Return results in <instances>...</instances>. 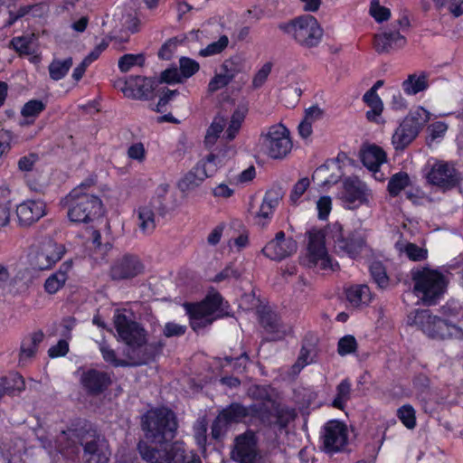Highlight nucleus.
<instances>
[{"label": "nucleus", "mask_w": 463, "mask_h": 463, "mask_svg": "<svg viewBox=\"0 0 463 463\" xmlns=\"http://www.w3.org/2000/svg\"><path fill=\"white\" fill-rule=\"evenodd\" d=\"M16 214L21 225L29 226L46 214L45 203L40 200L24 201L17 206Z\"/></svg>", "instance_id": "nucleus-20"}, {"label": "nucleus", "mask_w": 463, "mask_h": 463, "mask_svg": "<svg viewBox=\"0 0 463 463\" xmlns=\"http://www.w3.org/2000/svg\"><path fill=\"white\" fill-rule=\"evenodd\" d=\"M290 36L301 46L312 48L322 40V31H287Z\"/></svg>", "instance_id": "nucleus-35"}, {"label": "nucleus", "mask_w": 463, "mask_h": 463, "mask_svg": "<svg viewBox=\"0 0 463 463\" xmlns=\"http://www.w3.org/2000/svg\"><path fill=\"white\" fill-rule=\"evenodd\" d=\"M90 184L92 182L80 184L64 198V205L67 207V215L71 222L89 223L101 216V200L97 195L84 191Z\"/></svg>", "instance_id": "nucleus-3"}, {"label": "nucleus", "mask_w": 463, "mask_h": 463, "mask_svg": "<svg viewBox=\"0 0 463 463\" xmlns=\"http://www.w3.org/2000/svg\"><path fill=\"white\" fill-rule=\"evenodd\" d=\"M39 439L42 446L52 457H55L58 453L70 457L78 452L80 432L76 430H63L59 434L54 443L47 438H40Z\"/></svg>", "instance_id": "nucleus-13"}, {"label": "nucleus", "mask_w": 463, "mask_h": 463, "mask_svg": "<svg viewBox=\"0 0 463 463\" xmlns=\"http://www.w3.org/2000/svg\"><path fill=\"white\" fill-rule=\"evenodd\" d=\"M329 237L337 252L352 259L358 258L368 248L367 233L363 229L345 233L342 225L335 222L329 229Z\"/></svg>", "instance_id": "nucleus-7"}, {"label": "nucleus", "mask_w": 463, "mask_h": 463, "mask_svg": "<svg viewBox=\"0 0 463 463\" xmlns=\"http://www.w3.org/2000/svg\"><path fill=\"white\" fill-rule=\"evenodd\" d=\"M155 81L146 77L136 76L126 80H119L116 83L123 94L128 98L148 99L153 92Z\"/></svg>", "instance_id": "nucleus-14"}, {"label": "nucleus", "mask_w": 463, "mask_h": 463, "mask_svg": "<svg viewBox=\"0 0 463 463\" xmlns=\"http://www.w3.org/2000/svg\"><path fill=\"white\" fill-rule=\"evenodd\" d=\"M80 383L87 392L97 395L111 385L112 374L101 370L90 369L81 374Z\"/></svg>", "instance_id": "nucleus-19"}, {"label": "nucleus", "mask_w": 463, "mask_h": 463, "mask_svg": "<svg viewBox=\"0 0 463 463\" xmlns=\"http://www.w3.org/2000/svg\"><path fill=\"white\" fill-rule=\"evenodd\" d=\"M352 384L349 379L342 380L336 386L335 397L332 402V406L343 410L347 402L351 399Z\"/></svg>", "instance_id": "nucleus-38"}, {"label": "nucleus", "mask_w": 463, "mask_h": 463, "mask_svg": "<svg viewBox=\"0 0 463 463\" xmlns=\"http://www.w3.org/2000/svg\"><path fill=\"white\" fill-rule=\"evenodd\" d=\"M72 269V261L66 260L59 268V269L52 273L43 285L44 290L50 295L56 294L64 286L69 279V273Z\"/></svg>", "instance_id": "nucleus-25"}, {"label": "nucleus", "mask_w": 463, "mask_h": 463, "mask_svg": "<svg viewBox=\"0 0 463 463\" xmlns=\"http://www.w3.org/2000/svg\"><path fill=\"white\" fill-rule=\"evenodd\" d=\"M232 80L221 71L217 73L208 84V91L215 92L225 86H227Z\"/></svg>", "instance_id": "nucleus-59"}, {"label": "nucleus", "mask_w": 463, "mask_h": 463, "mask_svg": "<svg viewBox=\"0 0 463 463\" xmlns=\"http://www.w3.org/2000/svg\"><path fill=\"white\" fill-rule=\"evenodd\" d=\"M229 40L226 35H222L218 41L213 42L207 45L204 49L200 51V55L206 57L215 55L222 52L228 45Z\"/></svg>", "instance_id": "nucleus-48"}, {"label": "nucleus", "mask_w": 463, "mask_h": 463, "mask_svg": "<svg viewBox=\"0 0 463 463\" xmlns=\"http://www.w3.org/2000/svg\"><path fill=\"white\" fill-rule=\"evenodd\" d=\"M178 41L170 39L159 50L158 56L163 60H169L176 50Z\"/></svg>", "instance_id": "nucleus-63"}, {"label": "nucleus", "mask_w": 463, "mask_h": 463, "mask_svg": "<svg viewBox=\"0 0 463 463\" xmlns=\"http://www.w3.org/2000/svg\"><path fill=\"white\" fill-rule=\"evenodd\" d=\"M204 180V173L196 170L194 166L179 180L177 186L182 193L188 194L199 187Z\"/></svg>", "instance_id": "nucleus-33"}, {"label": "nucleus", "mask_w": 463, "mask_h": 463, "mask_svg": "<svg viewBox=\"0 0 463 463\" xmlns=\"http://www.w3.org/2000/svg\"><path fill=\"white\" fill-rule=\"evenodd\" d=\"M406 37L400 31H378L373 35V47L377 52H388L406 44Z\"/></svg>", "instance_id": "nucleus-23"}, {"label": "nucleus", "mask_w": 463, "mask_h": 463, "mask_svg": "<svg viewBox=\"0 0 463 463\" xmlns=\"http://www.w3.org/2000/svg\"><path fill=\"white\" fill-rule=\"evenodd\" d=\"M223 300L219 293L209 294L203 301L196 304H184L190 316V324L194 331L210 326L223 311Z\"/></svg>", "instance_id": "nucleus-6"}, {"label": "nucleus", "mask_w": 463, "mask_h": 463, "mask_svg": "<svg viewBox=\"0 0 463 463\" xmlns=\"http://www.w3.org/2000/svg\"><path fill=\"white\" fill-rule=\"evenodd\" d=\"M418 134L415 127H411L402 120L392 135V143L396 150H403Z\"/></svg>", "instance_id": "nucleus-26"}, {"label": "nucleus", "mask_w": 463, "mask_h": 463, "mask_svg": "<svg viewBox=\"0 0 463 463\" xmlns=\"http://www.w3.org/2000/svg\"><path fill=\"white\" fill-rule=\"evenodd\" d=\"M310 185V181L307 177L299 179L293 186L290 193L289 199L292 203H297L299 198L305 194Z\"/></svg>", "instance_id": "nucleus-55"}, {"label": "nucleus", "mask_w": 463, "mask_h": 463, "mask_svg": "<svg viewBox=\"0 0 463 463\" xmlns=\"http://www.w3.org/2000/svg\"><path fill=\"white\" fill-rule=\"evenodd\" d=\"M346 299L354 307L366 306L371 302L372 294L366 285H354L345 290Z\"/></svg>", "instance_id": "nucleus-28"}, {"label": "nucleus", "mask_w": 463, "mask_h": 463, "mask_svg": "<svg viewBox=\"0 0 463 463\" xmlns=\"http://www.w3.org/2000/svg\"><path fill=\"white\" fill-rule=\"evenodd\" d=\"M361 157L364 165L374 173L386 160L385 152L377 146H369L364 149Z\"/></svg>", "instance_id": "nucleus-29"}, {"label": "nucleus", "mask_w": 463, "mask_h": 463, "mask_svg": "<svg viewBox=\"0 0 463 463\" xmlns=\"http://www.w3.org/2000/svg\"><path fill=\"white\" fill-rule=\"evenodd\" d=\"M37 156L34 154H30L24 156H22L18 160V169L22 172H30L33 169L35 163L37 162Z\"/></svg>", "instance_id": "nucleus-64"}, {"label": "nucleus", "mask_w": 463, "mask_h": 463, "mask_svg": "<svg viewBox=\"0 0 463 463\" xmlns=\"http://www.w3.org/2000/svg\"><path fill=\"white\" fill-rule=\"evenodd\" d=\"M179 63L181 75L184 78H190L199 70V63L190 58L182 57Z\"/></svg>", "instance_id": "nucleus-54"}, {"label": "nucleus", "mask_w": 463, "mask_h": 463, "mask_svg": "<svg viewBox=\"0 0 463 463\" xmlns=\"http://www.w3.org/2000/svg\"><path fill=\"white\" fill-rule=\"evenodd\" d=\"M304 261L307 266L317 270H334V264L326 248L325 235L322 232H309L307 253Z\"/></svg>", "instance_id": "nucleus-10"}, {"label": "nucleus", "mask_w": 463, "mask_h": 463, "mask_svg": "<svg viewBox=\"0 0 463 463\" xmlns=\"http://www.w3.org/2000/svg\"><path fill=\"white\" fill-rule=\"evenodd\" d=\"M317 209L318 212V218L320 220H326L331 209L332 200L329 196H322L317 202Z\"/></svg>", "instance_id": "nucleus-60"}, {"label": "nucleus", "mask_w": 463, "mask_h": 463, "mask_svg": "<svg viewBox=\"0 0 463 463\" xmlns=\"http://www.w3.org/2000/svg\"><path fill=\"white\" fill-rule=\"evenodd\" d=\"M221 71L232 80L239 73L245 71V60L241 56H233L223 61Z\"/></svg>", "instance_id": "nucleus-39"}, {"label": "nucleus", "mask_w": 463, "mask_h": 463, "mask_svg": "<svg viewBox=\"0 0 463 463\" xmlns=\"http://www.w3.org/2000/svg\"><path fill=\"white\" fill-rule=\"evenodd\" d=\"M225 126L226 119L223 117H215L207 130L205 136V143L207 145H213L219 135L222 132Z\"/></svg>", "instance_id": "nucleus-45"}, {"label": "nucleus", "mask_w": 463, "mask_h": 463, "mask_svg": "<svg viewBox=\"0 0 463 463\" xmlns=\"http://www.w3.org/2000/svg\"><path fill=\"white\" fill-rule=\"evenodd\" d=\"M259 144L263 154L273 159L284 158L292 149L288 129L282 124H276L262 132Z\"/></svg>", "instance_id": "nucleus-8"}, {"label": "nucleus", "mask_w": 463, "mask_h": 463, "mask_svg": "<svg viewBox=\"0 0 463 463\" xmlns=\"http://www.w3.org/2000/svg\"><path fill=\"white\" fill-rule=\"evenodd\" d=\"M231 458L237 463H259L260 455L254 432L247 431L235 438Z\"/></svg>", "instance_id": "nucleus-12"}, {"label": "nucleus", "mask_w": 463, "mask_h": 463, "mask_svg": "<svg viewBox=\"0 0 463 463\" xmlns=\"http://www.w3.org/2000/svg\"><path fill=\"white\" fill-rule=\"evenodd\" d=\"M72 66V58L69 57L63 61L54 59L48 67L49 74L52 80H60L63 79L71 67Z\"/></svg>", "instance_id": "nucleus-41"}, {"label": "nucleus", "mask_w": 463, "mask_h": 463, "mask_svg": "<svg viewBox=\"0 0 463 463\" xmlns=\"http://www.w3.org/2000/svg\"><path fill=\"white\" fill-rule=\"evenodd\" d=\"M429 87L428 75L425 72L410 74L402 83L406 95L413 96L426 90Z\"/></svg>", "instance_id": "nucleus-30"}, {"label": "nucleus", "mask_w": 463, "mask_h": 463, "mask_svg": "<svg viewBox=\"0 0 463 463\" xmlns=\"http://www.w3.org/2000/svg\"><path fill=\"white\" fill-rule=\"evenodd\" d=\"M260 323L268 333L273 334V339H280L287 334L279 317L272 311H265L260 316Z\"/></svg>", "instance_id": "nucleus-27"}, {"label": "nucleus", "mask_w": 463, "mask_h": 463, "mask_svg": "<svg viewBox=\"0 0 463 463\" xmlns=\"http://www.w3.org/2000/svg\"><path fill=\"white\" fill-rule=\"evenodd\" d=\"M398 417L408 429H413L416 426L415 411L412 406H402L398 410Z\"/></svg>", "instance_id": "nucleus-50"}, {"label": "nucleus", "mask_w": 463, "mask_h": 463, "mask_svg": "<svg viewBox=\"0 0 463 463\" xmlns=\"http://www.w3.org/2000/svg\"><path fill=\"white\" fill-rule=\"evenodd\" d=\"M364 102L370 108L366 112V118L371 122L380 123L383 110V103L378 94L366 91L363 96Z\"/></svg>", "instance_id": "nucleus-32"}, {"label": "nucleus", "mask_w": 463, "mask_h": 463, "mask_svg": "<svg viewBox=\"0 0 463 463\" xmlns=\"http://www.w3.org/2000/svg\"><path fill=\"white\" fill-rule=\"evenodd\" d=\"M425 177L429 184L441 192L458 187L462 181V175L455 165L443 160H435L429 164Z\"/></svg>", "instance_id": "nucleus-9"}, {"label": "nucleus", "mask_w": 463, "mask_h": 463, "mask_svg": "<svg viewBox=\"0 0 463 463\" xmlns=\"http://www.w3.org/2000/svg\"><path fill=\"white\" fill-rule=\"evenodd\" d=\"M114 324L119 337L128 345V356L132 363L118 359L115 351L106 342L99 344V351L105 362L115 367L130 364L140 365L154 359L161 351L163 344H146V332L138 323L125 313L118 312L114 316Z\"/></svg>", "instance_id": "nucleus-2"}, {"label": "nucleus", "mask_w": 463, "mask_h": 463, "mask_svg": "<svg viewBox=\"0 0 463 463\" xmlns=\"http://www.w3.org/2000/svg\"><path fill=\"white\" fill-rule=\"evenodd\" d=\"M43 337V332L36 331L25 335L22 339L18 354V364L20 366H25L33 362Z\"/></svg>", "instance_id": "nucleus-22"}, {"label": "nucleus", "mask_w": 463, "mask_h": 463, "mask_svg": "<svg viewBox=\"0 0 463 463\" xmlns=\"http://www.w3.org/2000/svg\"><path fill=\"white\" fill-rule=\"evenodd\" d=\"M298 244L290 237H286L284 232H277L274 239L269 241L262 249V253L272 260H281L297 251Z\"/></svg>", "instance_id": "nucleus-15"}, {"label": "nucleus", "mask_w": 463, "mask_h": 463, "mask_svg": "<svg viewBox=\"0 0 463 463\" xmlns=\"http://www.w3.org/2000/svg\"><path fill=\"white\" fill-rule=\"evenodd\" d=\"M45 109V104L42 100L32 99L26 102L22 110L21 114L24 118V120L21 125H30L33 123L34 119Z\"/></svg>", "instance_id": "nucleus-37"}, {"label": "nucleus", "mask_w": 463, "mask_h": 463, "mask_svg": "<svg viewBox=\"0 0 463 463\" xmlns=\"http://www.w3.org/2000/svg\"><path fill=\"white\" fill-rule=\"evenodd\" d=\"M144 265L137 256L124 255L110 268V276L115 280L131 279L144 271Z\"/></svg>", "instance_id": "nucleus-16"}, {"label": "nucleus", "mask_w": 463, "mask_h": 463, "mask_svg": "<svg viewBox=\"0 0 463 463\" xmlns=\"http://www.w3.org/2000/svg\"><path fill=\"white\" fill-rule=\"evenodd\" d=\"M343 198L352 204H365L372 198V191L359 178L349 177L344 182Z\"/></svg>", "instance_id": "nucleus-18"}, {"label": "nucleus", "mask_w": 463, "mask_h": 463, "mask_svg": "<svg viewBox=\"0 0 463 463\" xmlns=\"http://www.w3.org/2000/svg\"><path fill=\"white\" fill-rule=\"evenodd\" d=\"M414 294L426 305L435 304L444 294L448 279L437 269L421 267L411 270Z\"/></svg>", "instance_id": "nucleus-4"}, {"label": "nucleus", "mask_w": 463, "mask_h": 463, "mask_svg": "<svg viewBox=\"0 0 463 463\" xmlns=\"http://www.w3.org/2000/svg\"><path fill=\"white\" fill-rule=\"evenodd\" d=\"M220 415L222 416L223 420H225L230 425L232 423L241 421L246 418L249 415V409L241 404L232 403L226 409L222 410L220 412Z\"/></svg>", "instance_id": "nucleus-40"}, {"label": "nucleus", "mask_w": 463, "mask_h": 463, "mask_svg": "<svg viewBox=\"0 0 463 463\" xmlns=\"http://www.w3.org/2000/svg\"><path fill=\"white\" fill-rule=\"evenodd\" d=\"M137 226L144 234H150L156 229L155 207L151 203L137 209Z\"/></svg>", "instance_id": "nucleus-31"}, {"label": "nucleus", "mask_w": 463, "mask_h": 463, "mask_svg": "<svg viewBox=\"0 0 463 463\" xmlns=\"http://www.w3.org/2000/svg\"><path fill=\"white\" fill-rule=\"evenodd\" d=\"M370 14L375 20L379 22L387 20L391 15L390 10L384 6H382L379 3V0L372 1Z\"/></svg>", "instance_id": "nucleus-58"}, {"label": "nucleus", "mask_w": 463, "mask_h": 463, "mask_svg": "<svg viewBox=\"0 0 463 463\" xmlns=\"http://www.w3.org/2000/svg\"><path fill=\"white\" fill-rule=\"evenodd\" d=\"M411 185V178L405 172H398L392 175L388 182L387 191L392 197L398 196L402 191Z\"/></svg>", "instance_id": "nucleus-36"}, {"label": "nucleus", "mask_w": 463, "mask_h": 463, "mask_svg": "<svg viewBox=\"0 0 463 463\" xmlns=\"http://www.w3.org/2000/svg\"><path fill=\"white\" fill-rule=\"evenodd\" d=\"M272 69L271 62H266L254 75L252 80V86L254 89L260 88L267 80Z\"/></svg>", "instance_id": "nucleus-56"}, {"label": "nucleus", "mask_w": 463, "mask_h": 463, "mask_svg": "<svg viewBox=\"0 0 463 463\" xmlns=\"http://www.w3.org/2000/svg\"><path fill=\"white\" fill-rule=\"evenodd\" d=\"M177 422L174 412L167 408L148 411L142 418L146 438L155 445L140 441L137 445L141 458L148 463H202L195 453L188 452L183 442L168 444L175 434Z\"/></svg>", "instance_id": "nucleus-1"}, {"label": "nucleus", "mask_w": 463, "mask_h": 463, "mask_svg": "<svg viewBox=\"0 0 463 463\" xmlns=\"http://www.w3.org/2000/svg\"><path fill=\"white\" fill-rule=\"evenodd\" d=\"M14 48L22 54H30L35 51L36 38L33 33L21 37H14L12 42Z\"/></svg>", "instance_id": "nucleus-42"}, {"label": "nucleus", "mask_w": 463, "mask_h": 463, "mask_svg": "<svg viewBox=\"0 0 463 463\" xmlns=\"http://www.w3.org/2000/svg\"><path fill=\"white\" fill-rule=\"evenodd\" d=\"M291 29H316L319 25L317 21L312 15L307 14L292 20L289 24Z\"/></svg>", "instance_id": "nucleus-52"}, {"label": "nucleus", "mask_w": 463, "mask_h": 463, "mask_svg": "<svg viewBox=\"0 0 463 463\" xmlns=\"http://www.w3.org/2000/svg\"><path fill=\"white\" fill-rule=\"evenodd\" d=\"M403 251L412 261H421L428 258V250L414 243H407L404 246Z\"/></svg>", "instance_id": "nucleus-49"}, {"label": "nucleus", "mask_w": 463, "mask_h": 463, "mask_svg": "<svg viewBox=\"0 0 463 463\" xmlns=\"http://www.w3.org/2000/svg\"><path fill=\"white\" fill-rule=\"evenodd\" d=\"M127 155L129 159L143 163L146 158V150L143 143L137 142L129 146Z\"/></svg>", "instance_id": "nucleus-51"}, {"label": "nucleus", "mask_w": 463, "mask_h": 463, "mask_svg": "<svg viewBox=\"0 0 463 463\" xmlns=\"http://www.w3.org/2000/svg\"><path fill=\"white\" fill-rule=\"evenodd\" d=\"M321 439L326 452L332 454L343 450L348 442L347 426L336 420H329L323 427Z\"/></svg>", "instance_id": "nucleus-11"}, {"label": "nucleus", "mask_w": 463, "mask_h": 463, "mask_svg": "<svg viewBox=\"0 0 463 463\" xmlns=\"http://www.w3.org/2000/svg\"><path fill=\"white\" fill-rule=\"evenodd\" d=\"M108 46L109 40L102 39L101 42L98 43L83 60H85L90 65L93 61L99 59L100 54L107 49Z\"/></svg>", "instance_id": "nucleus-62"}, {"label": "nucleus", "mask_w": 463, "mask_h": 463, "mask_svg": "<svg viewBox=\"0 0 463 463\" xmlns=\"http://www.w3.org/2000/svg\"><path fill=\"white\" fill-rule=\"evenodd\" d=\"M437 8L447 6L448 11L454 16L463 14V0H432Z\"/></svg>", "instance_id": "nucleus-47"}, {"label": "nucleus", "mask_w": 463, "mask_h": 463, "mask_svg": "<svg viewBox=\"0 0 463 463\" xmlns=\"http://www.w3.org/2000/svg\"><path fill=\"white\" fill-rule=\"evenodd\" d=\"M64 253L65 248L62 244L52 241H45L34 255L33 264L39 270L49 269L61 260Z\"/></svg>", "instance_id": "nucleus-17"}, {"label": "nucleus", "mask_w": 463, "mask_h": 463, "mask_svg": "<svg viewBox=\"0 0 463 463\" xmlns=\"http://www.w3.org/2000/svg\"><path fill=\"white\" fill-rule=\"evenodd\" d=\"M144 63L145 55L143 53H128L119 58L118 65L121 72H128L134 66H143Z\"/></svg>", "instance_id": "nucleus-44"}, {"label": "nucleus", "mask_w": 463, "mask_h": 463, "mask_svg": "<svg viewBox=\"0 0 463 463\" xmlns=\"http://www.w3.org/2000/svg\"><path fill=\"white\" fill-rule=\"evenodd\" d=\"M225 163L224 152L218 154H210L204 159L196 164V170L204 173L205 179L213 175L218 168Z\"/></svg>", "instance_id": "nucleus-34"}, {"label": "nucleus", "mask_w": 463, "mask_h": 463, "mask_svg": "<svg viewBox=\"0 0 463 463\" xmlns=\"http://www.w3.org/2000/svg\"><path fill=\"white\" fill-rule=\"evenodd\" d=\"M228 426L227 421L219 414L212 425V437L215 439L222 438L225 434Z\"/></svg>", "instance_id": "nucleus-61"}, {"label": "nucleus", "mask_w": 463, "mask_h": 463, "mask_svg": "<svg viewBox=\"0 0 463 463\" xmlns=\"http://www.w3.org/2000/svg\"><path fill=\"white\" fill-rule=\"evenodd\" d=\"M281 198V194L278 190H269L265 194L262 203L255 217L258 225L264 227L268 224Z\"/></svg>", "instance_id": "nucleus-24"}, {"label": "nucleus", "mask_w": 463, "mask_h": 463, "mask_svg": "<svg viewBox=\"0 0 463 463\" xmlns=\"http://www.w3.org/2000/svg\"><path fill=\"white\" fill-rule=\"evenodd\" d=\"M430 120V112L422 107L411 111L403 119L405 123L415 127L420 132V128Z\"/></svg>", "instance_id": "nucleus-43"}, {"label": "nucleus", "mask_w": 463, "mask_h": 463, "mask_svg": "<svg viewBox=\"0 0 463 463\" xmlns=\"http://www.w3.org/2000/svg\"><path fill=\"white\" fill-rule=\"evenodd\" d=\"M5 382L8 386V392L12 393L14 392H21L25 388L24 380L22 375L18 373L11 374L8 377H5Z\"/></svg>", "instance_id": "nucleus-57"}, {"label": "nucleus", "mask_w": 463, "mask_h": 463, "mask_svg": "<svg viewBox=\"0 0 463 463\" xmlns=\"http://www.w3.org/2000/svg\"><path fill=\"white\" fill-rule=\"evenodd\" d=\"M370 273L374 280V282L380 287V288H386L388 285V277L386 275L385 268L383 265L379 262L375 261L373 262L370 265Z\"/></svg>", "instance_id": "nucleus-46"}, {"label": "nucleus", "mask_w": 463, "mask_h": 463, "mask_svg": "<svg viewBox=\"0 0 463 463\" xmlns=\"http://www.w3.org/2000/svg\"><path fill=\"white\" fill-rule=\"evenodd\" d=\"M357 343L353 335H345L342 337L338 342V354L340 355H346L355 352Z\"/></svg>", "instance_id": "nucleus-53"}, {"label": "nucleus", "mask_w": 463, "mask_h": 463, "mask_svg": "<svg viewBox=\"0 0 463 463\" xmlns=\"http://www.w3.org/2000/svg\"><path fill=\"white\" fill-rule=\"evenodd\" d=\"M110 451L107 441L100 437H93L84 443L83 458L85 463H108Z\"/></svg>", "instance_id": "nucleus-21"}, {"label": "nucleus", "mask_w": 463, "mask_h": 463, "mask_svg": "<svg viewBox=\"0 0 463 463\" xmlns=\"http://www.w3.org/2000/svg\"><path fill=\"white\" fill-rule=\"evenodd\" d=\"M409 323L416 326L433 339H460L463 336L460 327L431 315L429 310H416L409 316Z\"/></svg>", "instance_id": "nucleus-5"}]
</instances>
